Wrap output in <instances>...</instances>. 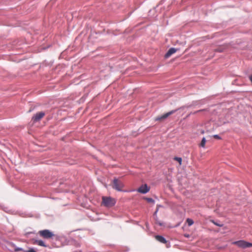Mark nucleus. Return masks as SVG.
<instances>
[{
    "label": "nucleus",
    "instance_id": "nucleus-1",
    "mask_svg": "<svg viewBox=\"0 0 252 252\" xmlns=\"http://www.w3.org/2000/svg\"><path fill=\"white\" fill-rule=\"evenodd\" d=\"M115 203L116 200L113 198L107 196H103L102 197V204L106 207H112Z\"/></svg>",
    "mask_w": 252,
    "mask_h": 252
},
{
    "label": "nucleus",
    "instance_id": "nucleus-2",
    "mask_svg": "<svg viewBox=\"0 0 252 252\" xmlns=\"http://www.w3.org/2000/svg\"><path fill=\"white\" fill-rule=\"evenodd\" d=\"M124 187V183L117 178H115L113 181L112 188L117 191H123L122 189Z\"/></svg>",
    "mask_w": 252,
    "mask_h": 252
},
{
    "label": "nucleus",
    "instance_id": "nucleus-3",
    "mask_svg": "<svg viewBox=\"0 0 252 252\" xmlns=\"http://www.w3.org/2000/svg\"><path fill=\"white\" fill-rule=\"evenodd\" d=\"M38 234L41 237L47 239L51 238L54 236V233L48 229L39 231Z\"/></svg>",
    "mask_w": 252,
    "mask_h": 252
},
{
    "label": "nucleus",
    "instance_id": "nucleus-4",
    "mask_svg": "<svg viewBox=\"0 0 252 252\" xmlns=\"http://www.w3.org/2000/svg\"><path fill=\"white\" fill-rule=\"evenodd\" d=\"M233 244L237 245L238 247L245 249L247 248H250L252 247V243L247 242L244 240H240L238 241H235L233 243Z\"/></svg>",
    "mask_w": 252,
    "mask_h": 252
},
{
    "label": "nucleus",
    "instance_id": "nucleus-5",
    "mask_svg": "<svg viewBox=\"0 0 252 252\" xmlns=\"http://www.w3.org/2000/svg\"><path fill=\"white\" fill-rule=\"evenodd\" d=\"M45 113L43 112H39L37 113L32 117V121L35 123L39 121L44 116Z\"/></svg>",
    "mask_w": 252,
    "mask_h": 252
},
{
    "label": "nucleus",
    "instance_id": "nucleus-6",
    "mask_svg": "<svg viewBox=\"0 0 252 252\" xmlns=\"http://www.w3.org/2000/svg\"><path fill=\"white\" fill-rule=\"evenodd\" d=\"M150 187H148L147 184H144L140 186L137 189V191L141 193H146L150 190Z\"/></svg>",
    "mask_w": 252,
    "mask_h": 252
},
{
    "label": "nucleus",
    "instance_id": "nucleus-7",
    "mask_svg": "<svg viewBox=\"0 0 252 252\" xmlns=\"http://www.w3.org/2000/svg\"><path fill=\"white\" fill-rule=\"evenodd\" d=\"M176 111V110H172L170 112H168L163 115H162L160 117H158L156 119V121H161L162 120L165 119L168 117H169L170 115L173 114L174 113H175Z\"/></svg>",
    "mask_w": 252,
    "mask_h": 252
},
{
    "label": "nucleus",
    "instance_id": "nucleus-8",
    "mask_svg": "<svg viewBox=\"0 0 252 252\" xmlns=\"http://www.w3.org/2000/svg\"><path fill=\"white\" fill-rule=\"evenodd\" d=\"M177 51V49L174 48H171L169 49L168 52L165 55V58H168L170 57L173 54L175 53Z\"/></svg>",
    "mask_w": 252,
    "mask_h": 252
},
{
    "label": "nucleus",
    "instance_id": "nucleus-9",
    "mask_svg": "<svg viewBox=\"0 0 252 252\" xmlns=\"http://www.w3.org/2000/svg\"><path fill=\"white\" fill-rule=\"evenodd\" d=\"M155 238L157 241L161 243L166 244L167 243V241L166 240V239L162 236L156 235L155 236Z\"/></svg>",
    "mask_w": 252,
    "mask_h": 252
},
{
    "label": "nucleus",
    "instance_id": "nucleus-10",
    "mask_svg": "<svg viewBox=\"0 0 252 252\" xmlns=\"http://www.w3.org/2000/svg\"><path fill=\"white\" fill-rule=\"evenodd\" d=\"M35 244H37L39 246L47 247V246L44 243V242L42 240H36L34 242Z\"/></svg>",
    "mask_w": 252,
    "mask_h": 252
},
{
    "label": "nucleus",
    "instance_id": "nucleus-11",
    "mask_svg": "<svg viewBox=\"0 0 252 252\" xmlns=\"http://www.w3.org/2000/svg\"><path fill=\"white\" fill-rule=\"evenodd\" d=\"M206 142V140L205 137H203L201 140V142L200 144V146L203 148L205 147V144Z\"/></svg>",
    "mask_w": 252,
    "mask_h": 252
},
{
    "label": "nucleus",
    "instance_id": "nucleus-12",
    "mask_svg": "<svg viewBox=\"0 0 252 252\" xmlns=\"http://www.w3.org/2000/svg\"><path fill=\"white\" fill-rule=\"evenodd\" d=\"M186 222L188 223L189 226H191L194 223L193 220L189 218L187 219Z\"/></svg>",
    "mask_w": 252,
    "mask_h": 252
},
{
    "label": "nucleus",
    "instance_id": "nucleus-13",
    "mask_svg": "<svg viewBox=\"0 0 252 252\" xmlns=\"http://www.w3.org/2000/svg\"><path fill=\"white\" fill-rule=\"evenodd\" d=\"M174 159L175 160H177L179 163L180 165L182 164V158H178V157H175V158H174Z\"/></svg>",
    "mask_w": 252,
    "mask_h": 252
},
{
    "label": "nucleus",
    "instance_id": "nucleus-14",
    "mask_svg": "<svg viewBox=\"0 0 252 252\" xmlns=\"http://www.w3.org/2000/svg\"><path fill=\"white\" fill-rule=\"evenodd\" d=\"M213 137L216 138V139H221V137L218 135H213Z\"/></svg>",
    "mask_w": 252,
    "mask_h": 252
},
{
    "label": "nucleus",
    "instance_id": "nucleus-15",
    "mask_svg": "<svg viewBox=\"0 0 252 252\" xmlns=\"http://www.w3.org/2000/svg\"><path fill=\"white\" fill-rule=\"evenodd\" d=\"M147 200L149 202H152V203H154V200L152 198H147Z\"/></svg>",
    "mask_w": 252,
    "mask_h": 252
},
{
    "label": "nucleus",
    "instance_id": "nucleus-16",
    "mask_svg": "<svg viewBox=\"0 0 252 252\" xmlns=\"http://www.w3.org/2000/svg\"><path fill=\"white\" fill-rule=\"evenodd\" d=\"M25 252H36L33 249H30L28 251H26Z\"/></svg>",
    "mask_w": 252,
    "mask_h": 252
},
{
    "label": "nucleus",
    "instance_id": "nucleus-17",
    "mask_svg": "<svg viewBox=\"0 0 252 252\" xmlns=\"http://www.w3.org/2000/svg\"><path fill=\"white\" fill-rule=\"evenodd\" d=\"M15 251L16 252L22 251H23V249L22 248H15Z\"/></svg>",
    "mask_w": 252,
    "mask_h": 252
},
{
    "label": "nucleus",
    "instance_id": "nucleus-18",
    "mask_svg": "<svg viewBox=\"0 0 252 252\" xmlns=\"http://www.w3.org/2000/svg\"><path fill=\"white\" fill-rule=\"evenodd\" d=\"M156 223H157V224H158L159 225H160V226H162V225H163V223H161V222H159V221H157Z\"/></svg>",
    "mask_w": 252,
    "mask_h": 252
},
{
    "label": "nucleus",
    "instance_id": "nucleus-19",
    "mask_svg": "<svg viewBox=\"0 0 252 252\" xmlns=\"http://www.w3.org/2000/svg\"><path fill=\"white\" fill-rule=\"evenodd\" d=\"M249 79H250V80L251 81V82H252V75H250V76H249Z\"/></svg>",
    "mask_w": 252,
    "mask_h": 252
},
{
    "label": "nucleus",
    "instance_id": "nucleus-20",
    "mask_svg": "<svg viewBox=\"0 0 252 252\" xmlns=\"http://www.w3.org/2000/svg\"><path fill=\"white\" fill-rule=\"evenodd\" d=\"M214 223H215L216 225L220 226V225L218 224H217V223H215V222H214Z\"/></svg>",
    "mask_w": 252,
    "mask_h": 252
},
{
    "label": "nucleus",
    "instance_id": "nucleus-21",
    "mask_svg": "<svg viewBox=\"0 0 252 252\" xmlns=\"http://www.w3.org/2000/svg\"><path fill=\"white\" fill-rule=\"evenodd\" d=\"M157 211H158V210H157V211L155 212V214L157 213Z\"/></svg>",
    "mask_w": 252,
    "mask_h": 252
},
{
    "label": "nucleus",
    "instance_id": "nucleus-22",
    "mask_svg": "<svg viewBox=\"0 0 252 252\" xmlns=\"http://www.w3.org/2000/svg\"><path fill=\"white\" fill-rule=\"evenodd\" d=\"M31 112V110H30L29 111V112Z\"/></svg>",
    "mask_w": 252,
    "mask_h": 252
}]
</instances>
